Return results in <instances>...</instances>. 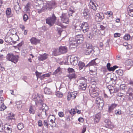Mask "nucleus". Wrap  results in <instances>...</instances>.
<instances>
[{
	"label": "nucleus",
	"mask_w": 133,
	"mask_h": 133,
	"mask_svg": "<svg viewBox=\"0 0 133 133\" xmlns=\"http://www.w3.org/2000/svg\"><path fill=\"white\" fill-rule=\"evenodd\" d=\"M87 79L84 77L80 78L77 81V83L79 88L82 90H85L87 87Z\"/></svg>",
	"instance_id": "obj_1"
},
{
	"label": "nucleus",
	"mask_w": 133,
	"mask_h": 133,
	"mask_svg": "<svg viewBox=\"0 0 133 133\" xmlns=\"http://www.w3.org/2000/svg\"><path fill=\"white\" fill-rule=\"evenodd\" d=\"M43 98V96L38 94L36 99L37 102L39 103L41 106L42 109L46 111L48 109V107L45 104L43 103L44 99Z\"/></svg>",
	"instance_id": "obj_2"
},
{
	"label": "nucleus",
	"mask_w": 133,
	"mask_h": 133,
	"mask_svg": "<svg viewBox=\"0 0 133 133\" xmlns=\"http://www.w3.org/2000/svg\"><path fill=\"white\" fill-rule=\"evenodd\" d=\"M56 17L53 14L52 17H49L46 19V23L50 26H52L55 22Z\"/></svg>",
	"instance_id": "obj_3"
},
{
	"label": "nucleus",
	"mask_w": 133,
	"mask_h": 133,
	"mask_svg": "<svg viewBox=\"0 0 133 133\" xmlns=\"http://www.w3.org/2000/svg\"><path fill=\"white\" fill-rule=\"evenodd\" d=\"M98 88L97 87L93 88L91 87L89 90V92L90 93L91 96L95 98L97 97L98 95V94L97 92V90Z\"/></svg>",
	"instance_id": "obj_4"
},
{
	"label": "nucleus",
	"mask_w": 133,
	"mask_h": 133,
	"mask_svg": "<svg viewBox=\"0 0 133 133\" xmlns=\"http://www.w3.org/2000/svg\"><path fill=\"white\" fill-rule=\"evenodd\" d=\"M70 41V48L72 49L73 48H76L77 45V43L75 41V38L73 37H70L69 39Z\"/></svg>",
	"instance_id": "obj_5"
},
{
	"label": "nucleus",
	"mask_w": 133,
	"mask_h": 133,
	"mask_svg": "<svg viewBox=\"0 0 133 133\" xmlns=\"http://www.w3.org/2000/svg\"><path fill=\"white\" fill-rule=\"evenodd\" d=\"M78 61L77 57L74 55H72L70 56V61L71 64L74 66L76 65L78 63Z\"/></svg>",
	"instance_id": "obj_6"
},
{
	"label": "nucleus",
	"mask_w": 133,
	"mask_h": 133,
	"mask_svg": "<svg viewBox=\"0 0 133 133\" xmlns=\"http://www.w3.org/2000/svg\"><path fill=\"white\" fill-rule=\"evenodd\" d=\"M83 32L85 33L89 31V28L88 24L87 22H84L81 25Z\"/></svg>",
	"instance_id": "obj_7"
},
{
	"label": "nucleus",
	"mask_w": 133,
	"mask_h": 133,
	"mask_svg": "<svg viewBox=\"0 0 133 133\" xmlns=\"http://www.w3.org/2000/svg\"><path fill=\"white\" fill-rule=\"evenodd\" d=\"M75 38L77 44L82 43L83 41V35H78L76 36Z\"/></svg>",
	"instance_id": "obj_8"
},
{
	"label": "nucleus",
	"mask_w": 133,
	"mask_h": 133,
	"mask_svg": "<svg viewBox=\"0 0 133 133\" xmlns=\"http://www.w3.org/2000/svg\"><path fill=\"white\" fill-rule=\"evenodd\" d=\"M62 21L64 23H68L69 22V19L66 16L65 14L63 13L62 15L60 16Z\"/></svg>",
	"instance_id": "obj_9"
},
{
	"label": "nucleus",
	"mask_w": 133,
	"mask_h": 133,
	"mask_svg": "<svg viewBox=\"0 0 133 133\" xmlns=\"http://www.w3.org/2000/svg\"><path fill=\"white\" fill-rule=\"evenodd\" d=\"M89 4V8H90L94 11H95L97 9L96 5H97H97L95 3V2L92 1H90Z\"/></svg>",
	"instance_id": "obj_10"
},
{
	"label": "nucleus",
	"mask_w": 133,
	"mask_h": 133,
	"mask_svg": "<svg viewBox=\"0 0 133 133\" xmlns=\"http://www.w3.org/2000/svg\"><path fill=\"white\" fill-rule=\"evenodd\" d=\"M95 19L98 21H101L103 19L104 17L102 13H97L95 16Z\"/></svg>",
	"instance_id": "obj_11"
},
{
	"label": "nucleus",
	"mask_w": 133,
	"mask_h": 133,
	"mask_svg": "<svg viewBox=\"0 0 133 133\" xmlns=\"http://www.w3.org/2000/svg\"><path fill=\"white\" fill-rule=\"evenodd\" d=\"M48 57V55L46 53L40 55L38 57V59L39 61H43L47 58Z\"/></svg>",
	"instance_id": "obj_12"
},
{
	"label": "nucleus",
	"mask_w": 133,
	"mask_h": 133,
	"mask_svg": "<svg viewBox=\"0 0 133 133\" xmlns=\"http://www.w3.org/2000/svg\"><path fill=\"white\" fill-rule=\"evenodd\" d=\"M97 73V68L93 66L90 70V74L93 75H96Z\"/></svg>",
	"instance_id": "obj_13"
},
{
	"label": "nucleus",
	"mask_w": 133,
	"mask_h": 133,
	"mask_svg": "<svg viewBox=\"0 0 133 133\" xmlns=\"http://www.w3.org/2000/svg\"><path fill=\"white\" fill-rule=\"evenodd\" d=\"M5 41L9 44H12V43L14 42L13 41L12 42V39L11 37L10 36L6 35L5 38Z\"/></svg>",
	"instance_id": "obj_14"
},
{
	"label": "nucleus",
	"mask_w": 133,
	"mask_h": 133,
	"mask_svg": "<svg viewBox=\"0 0 133 133\" xmlns=\"http://www.w3.org/2000/svg\"><path fill=\"white\" fill-rule=\"evenodd\" d=\"M67 51V48L65 46H61L59 49V51L61 54L66 53Z\"/></svg>",
	"instance_id": "obj_15"
},
{
	"label": "nucleus",
	"mask_w": 133,
	"mask_h": 133,
	"mask_svg": "<svg viewBox=\"0 0 133 133\" xmlns=\"http://www.w3.org/2000/svg\"><path fill=\"white\" fill-rule=\"evenodd\" d=\"M101 117V114L98 113L96 114L94 118L95 122L97 123L99 122V120Z\"/></svg>",
	"instance_id": "obj_16"
},
{
	"label": "nucleus",
	"mask_w": 133,
	"mask_h": 133,
	"mask_svg": "<svg viewBox=\"0 0 133 133\" xmlns=\"http://www.w3.org/2000/svg\"><path fill=\"white\" fill-rule=\"evenodd\" d=\"M16 106L19 110H20L22 107V102L21 101H18L16 102Z\"/></svg>",
	"instance_id": "obj_17"
},
{
	"label": "nucleus",
	"mask_w": 133,
	"mask_h": 133,
	"mask_svg": "<svg viewBox=\"0 0 133 133\" xmlns=\"http://www.w3.org/2000/svg\"><path fill=\"white\" fill-rule=\"evenodd\" d=\"M117 106V104H112L109 107L108 111L110 113Z\"/></svg>",
	"instance_id": "obj_18"
},
{
	"label": "nucleus",
	"mask_w": 133,
	"mask_h": 133,
	"mask_svg": "<svg viewBox=\"0 0 133 133\" xmlns=\"http://www.w3.org/2000/svg\"><path fill=\"white\" fill-rule=\"evenodd\" d=\"M97 59H96L94 60H92L90 62L86 65V67H87L90 66L96 65L97 63H96L95 61Z\"/></svg>",
	"instance_id": "obj_19"
},
{
	"label": "nucleus",
	"mask_w": 133,
	"mask_h": 133,
	"mask_svg": "<svg viewBox=\"0 0 133 133\" xmlns=\"http://www.w3.org/2000/svg\"><path fill=\"white\" fill-rule=\"evenodd\" d=\"M44 92L45 94L47 95H50L52 93V92L51 89L47 87L45 88H44Z\"/></svg>",
	"instance_id": "obj_20"
},
{
	"label": "nucleus",
	"mask_w": 133,
	"mask_h": 133,
	"mask_svg": "<svg viewBox=\"0 0 133 133\" xmlns=\"http://www.w3.org/2000/svg\"><path fill=\"white\" fill-rule=\"evenodd\" d=\"M30 41L32 44H36L39 42L38 39L34 37L30 39Z\"/></svg>",
	"instance_id": "obj_21"
},
{
	"label": "nucleus",
	"mask_w": 133,
	"mask_h": 133,
	"mask_svg": "<svg viewBox=\"0 0 133 133\" xmlns=\"http://www.w3.org/2000/svg\"><path fill=\"white\" fill-rule=\"evenodd\" d=\"M67 76L69 78L70 80L73 79H75L77 77V76L74 73L69 74Z\"/></svg>",
	"instance_id": "obj_22"
},
{
	"label": "nucleus",
	"mask_w": 133,
	"mask_h": 133,
	"mask_svg": "<svg viewBox=\"0 0 133 133\" xmlns=\"http://www.w3.org/2000/svg\"><path fill=\"white\" fill-rule=\"evenodd\" d=\"M125 63L126 65L127 66H131L133 65V61L130 59L127 61Z\"/></svg>",
	"instance_id": "obj_23"
},
{
	"label": "nucleus",
	"mask_w": 133,
	"mask_h": 133,
	"mask_svg": "<svg viewBox=\"0 0 133 133\" xmlns=\"http://www.w3.org/2000/svg\"><path fill=\"white\" fill-rule=\"evenodd\" d=\"M11 61L16 63L18 62V58H19V56L17 55L14 56L13 55Z\"/></svg>",
	"instance_id": "obj_24"
},
{
	"label": "nucleus",
	"mask_w": 133,
	"mask_h": 133,
	"mask_svg": "<svg viewBox=\"0 0 133 133\" xmlns=\"http://www.w3.org/2000/svg\"><path fill=\"white\" fill-rule=\"evenodd\" d=\"M94 28V30L92 28L91 32L90 34L93 36H95L96 35V33L97 31V29H96V26L93 27Z\"/></svg>",
	"instance_id": "obj_25"
},
{
	"label": "nucleus",
	"mask_w": 133,
	"mask_h": 133,
	"mask_svg": "<svg viewBox=\"0 0 133 133\" xmlns=\"http://www.w3.org/2000/svg\"><path fill=\"white\" fill-rule=\"evenodd\" d=\"M14 8L16 11V12L18 14L19 12V10L21 9V8L19 5L18 3L17 2V4L15 5L14 6Z\"/></svg>",
	"instance_id": "obj_26"
},
{
	"label": "nucleus",
	"mask_w": 133,
	"mask_h": 133,
	"mask_svg": "<svg viewBox=\"0 0 133 133\" xmlns=\"http://www.w3.org/2000/svg\"><path fill=\"white\" fill-rule=\"evenodd\" d=\"M48 2L49 5V8L51 9L53 8L54 7L55 5V3L54 1H52L50 2Z\"/></svg>",
	"instance_id": "obj_27"
},
{
	"label": "nucleus",
	"mask_w": 133,
	"mask_h": 133,
	"mask_svg": "<svg viewBox=\"0 0 133 133\" xmlns=\"http://www.w3.org/2000/svg\"><path fill=\"white\" fill-rule=\"evenodd\" d=\"M42 9H43V10H44L45 9H50L49 8V6L48 2L45 3H43V5L42 7Z\"/></svg>",
	"instance_id": "obj_28"
},
{
	"label": "nucleus",
	"mask_w": 133,
	"mask_h": 133,
	"mask_svg": "<svg viewBox=\"0 0 133 133\" xmlns=\"http://www.w3.org/2000/svg\"><path fill=\"white\" fill-rule=\"evenodd\" d=\"M78 65L80 70H81L85 66L84 63L81 62L79 61L78 64Z\"/></svg>",
	"instance_id": "obj_29"
},
{
	"label": "nucleus",
	"mask_w": 133,
	"mask_h": 133,
	"mask_svg": "<svg viewBox=\"0 0 133 133\" xmlns=\"http://www.w3.org/2000/svg\"><path fill=\"white\" fill-rule=\"evenodd\" d=\"M97 104L98 105V106L99 107H101L102 108L104 105V101L103 100V99L101 100L98 103H97Z\"/></svg>",
	"instance_id": "obj_30"
},
{
	"label": "nucleus",
	"mask_w": 133,
	"mask_h": 133,
	"mask_svg": "<svg viewBox=\"0 0 133 133\" xmlns=\"http://www.w3.org/2000/svg\"><path fill=\"white\" fill-rule=\"evenodd\" d=\"M92 51V49H87L85 50L84 52L85 55H89Z\"/></svg>",
	"instance_id": "obj_31"
},
{
	"label": "nucleus",
	"mask_w": 133,
	"mask_h": 133,
	"mask_svg": "<svg viewBox=\"0 0 133 133\" xmlns=\"http://www.w3.org/2000/svg\"><path fill=\"white\" fill-rule=\"evenodd\" d=\"M13 55L12 54H9L6 56V58L9 61H11Z\"/></svg>",
	"instance_id": "obj_32"
},
{
	"label": "nucleus",
	"mask_w": 133,
	"mask_h": 133,
	"mask_svg": "<svg viewBox=\"0 0 133 133\" xmlns=\"http://www.w3.org/2000/svg\"><path fill=\"white\" fill-rule=\"evenodd\" d=\"M70 94L71 96L72 99H74L75 98L77 95V93L76 92H73L70 93Z\"/></svg>",
	"instance_id": "obj_33"
},
{
	"label": "nucleus",
	"mask_w": 133,
	"mask_h": 133,
	"mask_svg": "<svg viewBox=\"0 0 133 133\" xmlns=\"http://www.w3.org/2000/svg\"><path fill=\"white\" fill-rule=\"evenodd\" d=\"M24 127V125L22 123H19L17 125V128L19 130L22 129Z\"/></svg>",
	"instance_id": "obj_34"
},
{
	"label": "nucleus",
	"mask_w": 133,
	"mask_h": 133,
	"mask_svg": "<svg viewBox=\"0 0 133 133\" xmlns=\"http://www.w3.org/2000/svg\"><path fill=\"white\" fill-rule=\"evenodd\" d=\"M133 91V89L131 88H129L128 90V94H129V95L130 96L132 97H133V93L131 92Z\"/></svg>",
	"instance_id": "obj_35"
},
{
	"label": "nucleus",
	"mask_w": 133,
	"mask_h": 133,
	"mask_svg": "<svg viewBox=\"0 0 133 133\" xmlns=\"http://www.w3.org/2000/svg\"><path fill=\"white\" fill-rule=\"evenodd\" d=\"M14 114L12 113H10L9 116H8L7 117V119L9 120H12L14 119Z\"/></svg>",
	"instance_id": "obj_36"
},
{
	"label": "nucleus",
	"mask_w": 133,
	"mask_h": 133,
	"mask_svg": "<svg viewBox=\"0 0 133 133\" xmlns=\"http://www.w3.org/2000/svg\"><path fill=\"white\" fill-rule=\"evenodd\" d=\"M115 113L117 115H121V109H119L118 110H116L115 111Z\"/></svg>",
	"instance_id": "obj_37"
},
{
	"label": "nucleus",
	"mask_w": 133,
	"mask_h": 133,
	"mask_svg": "<svg viewBox=\"0 0 133 133\" xmlns=\"http://www.w3.org/2000/svg\"><path fill=\"white\" fill-rule=\"evenodd\" d=\"M107 15L109 16L107 18L108 19H109V18H111V19H112V14L113 13L111 11H108L107 12Z\"/></svg>",
	"instance_id": "obj_38"
},
{
	"label": "nucleus",
	"mask_w": 133,
	"mask_h": 133,
	"mask_svg": "<svg viewBox=\"0 0 133 133\" xmlns=\"http://www.w3.org/2000/svg\"><path fill=\"white\" fill-rule=\"evenodd\" d=\"M68 72L70 74H73L75 73V71L74 69L72 68H69L68 69Z\"/></svg>",
	"instance_id": "obj_39"
},
{
	"label": "nucleus",
	"mask_w": 133,
	"mask_h": 133,
	"mask_svg": "<svg viewBox=\"0 0 133 133\" xmlns=\"http://www.w3.org/2000/svg\"><path fill=\"white\" fill-rule=\"evenodd\" d=\"M116 72L118 75L120 76H122L123 74V71L122 70H119L116 71Z\"/></svg>",
	"instance_id": "obj_40"
},
{
	"label": "nucleus",
	"mask_w": 133,
	"mask_h": 133,
	"mask_svg": "<svg viewBox=\"0 0 133 133\" xmlns=\"http://www.w3.org/2000/svg\"><path fill=\"white\" fill-rule=\"evenodd\" d=\"M86 47L87 49H92V46L91 44L87 43L86 44Z\"/></svg>",
	"instance_id": "obj_41"
},
{
	"label": "nucleus",
	"mask_w": 133,
	"mask_h": 133,
	"mask_svg": "<svg viewBox=\"0 0 133 133\" xmlns=\"http://www.w3.org/2000/svg\"><path fill=\"white\" fill-rule=\"evenodd\" d=\"M75 29L77 31H79L81 29H82L81 25L76 26Z\"/></svg>",
	"instance_id": "obj_42"
},
{
	"label": "nucleus",
	"mask_w": 133,
	"mask_h": 133,
	"mask_svg": "<svg viewBox=\"0 0 133 133\" xmlns=\"http://www.w3.org/2000/svg\"><path fill=\"white\" fill-rule=\"evenodd\" d=\"M118 66L116 65L114 66L113 67H110V68H109V71H114L115 69Z\"/></svg>",
	"instance_id": "obj_43"
},
{
	"label": "nucleus",
	"mask_w": 133,
	"mask_h": 133,
	"mask_svg": "<svg viewBox=\"0 0 133 133\" xmlns=\"http://www.w3.org/2000/svg\"><path fill=\"white\" fill-rule=\"evenodd\" d=\"M115 90L114 89H112L111 90H110L108 92V95L109 96V97H110L111 96H110V95H112L115 92Z\"/></svg>",
	"instance_id": "obj_44"
},
{
	"label": "nucleus",
	"mask_w": 133,
	"mask_h": 133,
	"mask_svg": "<svg viewBox=\"0 0 133 133\" xmlns=\"http://www.w3.org/2000/svg\"><path fill=\"white\" fill-rule=\"evenodd\" d=\"M56 96L59 97H61L63 96V94L59 91L57 92L56 94Z\"/></svg>",
	"instance_id": "obj_45"
},
{
	"label": "nucleus",
	"mask_w": 133,
	"mask_h": 133,
	"mask_svg": "<svg viewBox=\"0 0 133 133\" xmlns=\"http://www.w3.org/2000/svg\"><path fill=\"white\" fill-rule=\"evenodd\" d=\"M61 71V68L60 67H58L57 69L55 71L54 73L55 74H60Z\"/></svg>",
	"instance_id": "obj_46"
},
{
	"label": "nucleus",
	"mask_w": 133,
	"mask_h": 133,
	"mask_svg": "<svg viewBox=\"0 0 133 133\" xmlns=\"http://www.w3.org/2000/svg\"><path fill=\"white\" fill-rule=\"evenodd\" d=\"M11 12V9L10 8H8L6 11V13L7 15H9Z\"/></svg>",
	"instance_id": "obj_47"
},
{
	"label": "nucleus",
	"mask_w": 133,
	"mask_h": 133,
	"mask_svg": "<svg viewBox=\"0 0 133 133\" xmlns=\"http://www.w3.org/2000/svg\"><path fill=\"white\" fill-rule=\"evenodd\" d=\"M133 11V4H131L128 6V11Z\"/></svg>",
	"instance_id": "obj_48"
},
{
	"label": "nucleus",
	"mask_w": 133,
	"mask_h": 133,
	"mask_svg": "<svg viewBox=\"0 0 133 133\" xmlns=\"http://www.w3.org/2000/svg\"><path fill=\"white\" fill-rule=\"evenodd\" d=\"M124 39L125 40H128L130 39V36L128 34H126L124 37Z\"/></svg>",
	"instance_id": "obj_49"
},
{
	"label": "nucleus",
	"mask_w": 133,
	"mask_h": 133,
	"mask_svg": "<svg viewBox=\"0 0 133 133\" xmlns=\"http://www.w3.org/2000/svg\"><path fill=\"white\" fill-rule=\"evenodd\" d=\"M29 112L31 114H34L35 112V110L32 107H30L29 110Z\"/></svg>",
	"instance_id": "obj_50"
},
{
	"label": "nucleus",
	"mask_w": 133,
	"mask_h": 133,
	"mask_svg": "<svg viewBox=\"0 0 133 133\" xmlns=\"http://www.w3.org/2000/svg\"><path fill=\"white\" fill-rule=\"evenodd\" d=\"M103 98L101 96H99L96 98V104L99 102L101 100L103 99Z\"/></svg>",
	"instance_id": "obj_51"
},
{
	"label": "nucleus",
	"mask_w": 133,
	"mask_h": 133,
	"mask_svg": "<svg viewBox=\"0 0 133 133\" xmlns=\"http://www.w3.org/2000/svg\"><path fill=\"white\" fill-rule=\"evenodd\" d=\"M0 105H1V111H3L6 108V107L4 105V103H2V104H1Z\"/></svg>",
	"instance_id": "obj_52"
},
{
	"label": "nucleus",
	"mask_w": 133,
	"mask_h": 133,
	"mask_svg": "<svg viewBox=\"0 0 133 133\" xmlns=\"http://www.w3.org/2000/svg\"><path fill=\"white\" fill-rule=\"evenodd\" d=\"M120 88L122 90H125L127 89V87L125 84H122L120 85Z\"/></svg>",
	"instance_id": "obj_53"
},
{
	"label": "nucleus",
	"mask_w": 133,
	"mask_h": 133,
	"mask_svg": "<svg viewBox=\"0 0 133 133\" xmlns=\"http://www.w3.org/2000/svg\"><path fill=\"white\" fill-rule=\"evenodd\" d=\"M5 132L6 133H11V130L10 128L8 127L5 130Z\"/></svg>",
	"instance_id": "obj_54"
},
{
	"label": "nucleus",
	"mask_w": 133,
	"mask_h": 133,
	"mask_svg": "<svg viewBox=\"0 0 133 133\" xmlns=\"http://www.w3.org/2000/svg\"><path fill=\"white\" fill-rule=\"evenodd\" d=\"M74 12V11L72 9L69 10V16H72V14Z\"/></svg>",
	"instance_id": "obj_55"
},
{
	"label": "nucleus",
	"mask_w": 133,
	"mask_h": 133,
	"mask_svg": "<svg viewBox=\"0 0 133 133\" xmlns=\"http://www.w3.org/2000/svg\"><path fill=\"white\" fill-rule=\"evenodd\" d=\"M36 75L37 77V78L38 77H41L42 78V76H41V75L42 74L41 73L37 71L36 72Z\"/></svg>",
	"instance_id": "obj_56"
},
{
	"label": "nucleus",
	"mask_w": 133,
	"mask_h": 133,
	"mask_svg": "<svg viewBox=\"0 0 133 133\" xmlns=\"http://www.w3.org/2000/svg\"><path fill=\"white\" fill-rule=\"evenodd\" d=\"M104 122L105 123L109 125H110L111 122L108 119H106L105 120Z\"/></svg>",
	"instance_id": "obj_57"
},
{
	"label": "nucleus",
	"mask_w": 133,
	"mask_h": 133,
	"mask_svg": "<svg viewBox=\"0 0 133 133\" xmlns=\"http://www.w3.org/2000/svg\"><path fill=\"white\" fill-rule=\"evenodd\" d=\"M28 18V16L26 14H24L23 16V19L25 21H26Z\"/></svg>",
	"instance_id": "obj_58"
},
{
	"label": "nucleus",
	"mask_w": 133,
	"mask_h": 133,
	"mask_svg": "<svg viewBox=\"0 0 133 133\" xmlns=\"http://www.w3.org/2000/svg\"><path fill=\"white\" fill-rule=\"evenodd\" d=\"M58 115L59 116L61 117H62L64 116V114L62 112H59L58 113Z\"/></svg>",
	"instance_id": "obj_59"
},
{
	"label": "nucleus",
	"mask_w": 133,
	"mask_h": 133,
	"mask_svg": "<svg viewBox=\"0 0 133 133\" xmlns=\"http://www.w3.org/2000/svg\"><path fill=\"white\" fill-rule=\"evenodd\" d=\"M75 111L74 109H72L69 111V112L72 115L74 114L75 113Z\"/></svg>",
	"instance_id": "obj_60"
},
{
	"label": "nucleus",
	"mask_w": 133,
	"mask_h": 133,
	"mask_svg": "<svg viewBox=\"0 0 133 133\" xmlns=\"http://www.w3.org/2000/svg\"><path fill=\"white\" fill-rule=\"evenodd\" d=\"M108 89L109 91L112 89H113L114 88L113 86L111 85H109L108 87Z\"/></svg>",
	"instance_id": "obj_61"
},
{
	"label": "nucleus",
	"mask_w": 133,
	"mask_h": 133,
	"mask_svg": "<svg viewBox=\"0 0 133 133\" xmlns=\"http://www.w3.org/2000/svg\"><path fill=\"white\" fill-rule=\"evenodd\" d=\"M129 15L131 16H133V11H128Z\"/></svg>",
	"instance_id": "obj_62"
},
{
	"label": "nucleus",
	"mask_w": 133,
	"mask_h": 133,
	"mask_svg": "<svg viewBox=\"0 0 133 133\" xmlns=\"http://www.w3.org/2000/svg\"><path fill=\"white\" fill-rule=\"evenodd\" d=\"M120 34L119 33H115L114 34V37H120Z\"/></svg>",
	"instance_id": "obj_63"
},
{
	"label": "nucleus",
	"mask_w": 133,
	"mask_h": 133,
	"mask_svg": "<svg viewBox=\"0 0 133 133\" xmlns=\"http://www.w3.org/2000/svg\"><path fill=\"white\" fill-rule=\"evenodd\" d=\"M43 124L46 127L48 128V124L47 123V121L46 120H44L43 122Z\"/></svg>",
	"instance_id": "obj_64"
}]
</instances>
